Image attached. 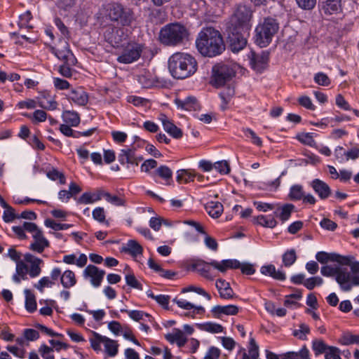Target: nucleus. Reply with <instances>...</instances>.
<instances>
[{
    "label": "nucleus",
    "mask_w": 359,
    "mask_h": 359,
    "mask_svg": "<svg viewBox=\"0 0 359 359\" xmlns=\"http://www.w3.org/2000/svg\"><path fill=\"white\" fill-rule=\"evenodd\" d=\"M196 45L202 55L210 57L220 55L225 49L221 34L212 27L203 28L199 32Z\"/></svg>",
    "instance_id": "nucleus-1"
},
{
    "label": "nucleus",
    "mask_w": 359,
    "mask_h": 359,
    "mask_svg": "<svg viewBox=\"0 0 359 359\" xmlns=\"http://www.w3.org/2000/svg\"><path fill=\"white\" fill-rule=\"evenodd\" d=\"M171 75L177 79H184L193 75L197 69V62L190 54L177 52L168 60Z\"/></svg>",
    "instance_id": "nucleus-2"
},
{
    "label": "nucleus",
    "mask_w": 359,
    "mask_h": 359,
    "mask_svg": "<svg viewBox=\"0 0 359 359\" xmlns=\"http://www.w3.org/2000/svg\"><path fill=\"white\" fill-rule=\"evenodd\" d=\"M320 273L326 277L334 276L342 291L348 292L353 286H359V275L351 276L346 268L339 265L323 266L320 269Z\"/></svg>",
    "instance_id": "nucleus-3"
},
{
    "label": "nucleus",
    "mask_w": 359,
    "mask_h": 359,
    "mask_svg": "<svg viewBox=\"0 0 359 359\" xmlns=\"http://www.w3.org/2000/svg\"><path fill=\"white\" fill-rule=\"evenodd\" d=\"M187 29L180 23H170L164 26L160 31L159 40L166 46H178L188 39Z\"/></svg>",
    "instance_id": "nucleus-4"
},
{
    "label": "nucleus",
    "mask_w": 359,
    "mask_h": 359,
    "mask_svg": "<svg viewBox=\"0 0 359 359\" xmlns=\"http://www.w3.org/2000/svg\"><path fill=\"white\" fill-rule=\"evenodd\" d=\"M278 29V23L275 19L265 18L255 29V43L260 47L267 46Z\"/></svg>",
    "instance_id": "nucleus-5"
},
{
    "label": "nucleus",
    "mask_w": 359,
    "mask_h": 359,
    "mask_svg": "<svg viewBox=\"0 0 359 359\" xmlns=\"http://www.w3.org/2000/svg\"><path fill=\"white\" fill-rule=\"evenodd\" d=\"M240 66L236 63H218L213 66L212 82L214 86L219 88L236 76Z\"/></svg>",
    "instance_id": "nucleus-6"
},
{
    "label": "nucleus",
    "mask_w": 359,
    "mask_h": 359,
    "mask_svg": "<svg viewBox=\"0 0 359 359\" xmlns=\"http://www.w3.org/2000/svg\"><path fill=\"white\" fill-rule=\"evenodd\" d=\"M252 13L245 5H238L230 19V28L248 33L251 28Z\"/></svg>",
    "instance_id": "nucleus-7"
},
{
    "label": "nucleus",
    "mask_w": 359,
    "mask_h": 359,
    "mask_svg": "<svg viewBox=\"0 0 359 359\" xmlns=\"http://www.w3.org/2000/svg\"><path fill=\"white\" fill-rule=\"evenodd\" d=\"M26 231L32 234L33 241L29 245V250L42 253L46 248L50 246L49 241L45 238L42 231L38 228L36 224H26Z\"/></svg>",
    "instance_id": "nucleus-8"
},
{
    "label": "nucleus",
    "mask_w": 359,
    "mask_h": 359,
    "mask_svg": "<svg viewBox=\"0 0 359 359\" xmlns=\"http://www.w3.org/2000/svg\"><path fill=\"white\" fill-rule=\"evenodd\" d=\"M210 264L220 272L224 273L228 269H241V272L246 275H252L255 272L254 266L250 263L241 264L236 259H224L221 262L212 260Z\"/></svg>",
    "instance_id": "nucleus-9"
},
{
    "label": "nucleus",
    "mask_w": 359,
    "mask_h": 359,
    "mask_svg": "<svg viewBox=\"0 0 359 359\" xmlns=\"http://www.w3.org/2000/svg\"><path fill=\"white\" fill-rule=\"evenodd\" d=\"M144 45L136 42H130L123 46L121 53L117 61L122 64H130L137 61L141 56Z\"/></svg>",
    "instance_id": "nucleus-10"
},
{
    "label": "nucleus",
    "mask_w": 359,
    "mask_h": 359,
    "mask_svg": "<svg viewBox=\"0 0 359 359\" xmlns=\"http://www.w3.org/2000/svg\"><path fill=\"white\" fill-rule=\"evenodd\" d=\"M245 34L241 30L232 29L228 37L229 47L232 52L237 53L246 46L247 39Z\"/></svg>",
    "instance_id": "nucleus-11"
},
{
    "label": "nucleus",
    "mask_w": 359,
    "mask_h": 359,
    "mask_svg": "<svg viewBox=\"0 0 359 359\" xmlns=\"http://www.w3.org/2000/svg\"><path fill=\"white\" fill-rule=\"evenodd\" d=\"M142 160L143 158L141 156L136 154L135 147L122 149L118 155V161L122 165L131 164L137 165L139 162Z\"/></svg>",
    "instance_id": "nucleus-12"
},
{
    "label": "nucleus",
    "mask_w": 359,
    "mask_h": 359,
    "mask_svg": "<svg viewBox=\"0 0 359 359\" xmlns=\"http://www.w3.org/2000/svg\"><path fill=\"white\" fill-rule=\"evenodd\" d=\"M248 58L252 68L257 72H262L268 65L269 53L266 51H262L260 54H256L251 51L248 55Z\"/></svg>",
    "instance_id": "nucleus-13"
},
{
    "label": "nucleus",
    "mask_w": 359,
    "mask_h": 359,
    "mask_svg": "<svg viewBox=\"0 0 359 359\" xmlns=\"http://www.w3.org/2000/svg\"><path fill=\"white\" fill-rule=\"evenodd\" d=\"M104 274V271L92 264L88 265L83 272V277L86 279H90V283L95 287H97L101 285Z\"/></svg>",
    "instance_id": "nucleus-14"
},
{
    "label": "nucleus",
    "mask_w": 359,
    "mask_h": 359,
    "mask_svg": "<svg viewBox=\"0 0 359 359\" xmlns=\"http://www.w3.org/2000/svg\"><path fill=\"white\" fill-rule=\"evenodd\" d=\"M25 261L29 264L28 266L29 275L31 278H36L41 273V265L43 261L31 253H26L24 256Z\"/></svg>",
    "instance_id": "nucleus-15"
},
{
    "label": "nucleus",
    "mask_w": 359,
    "mask_h": 359,
    "mask_svg": "<svg viewBox=\"0 0 359 359\" xmlns=\"http://www.w3.org/2000/svg\"><path fill=\"white\" fill-rule=\"evenodd\" d=\"M311 186L322 200L327 199L331 195L332 191L330 187L326 182L321 180H313L311 182Z\"/></svg>",
    "instance_id": "nucleus-16"
},
{
    "label": "nucleus",
    "mask_w": 359,
    "mask_h": 359,
    "mask_svg": "<svg viewBox=\"0 0 359 359\" xmlns=\"http://www.w3.org/2000/svg\"><path fill=\"white\" fill-rule=\"evenodd\" d=\"M159 120L162 123L163 129L172 137L176 139L182 137V130L177 128L165 114H161Z\"/></svg>",
    "instance_id": "nucleus-17"
},
{
    "label": "nucleus",
    "mask_w": 359,
    "mask_h": 359,
    "mask_svg": "<svg viewBox=\"0 0 359 359\" xmlns=\"http://www.w3.org/2000/svg\"><path fill=\"white\" fill-rule=\"evenodd\" d=\"M68 97L75 104L80 106L86 105L88 101V94L81 87L72 89L70 91Z\"/></svg>",
    "instance_id": "nucleus-18"
},
{
    "label": "nucleus",
    "mask_w": 359,
    "mask_h": 359,
    "mask_svg": "<svg viewBox=\"0 0 359 359\" xmlns=\"http://www.w3.org/2000/svg\"><path fill=\"white\" fill-rule=\"evenodd\" d=\"M175 102L178 108L187 111H196L200 108V104L194 97L190 96L184 99L177 98Z\"/></svg>",
    "instance_id": "nucleus-19"
},
{
    "label": "nucleus",
    "mask_w": 359,
    "mask_h": 359,
    "mask_svg": "<svg viewBox=\"0 0 359 359\" xmlns=\"http://www.w3.org/2000/svg\"><path fill=\"white\" fill-rule=\"evenodd\" d=\"M165 337L170 343H176L180 348L184 346L187 340L183 332L177 328L173 329L172 332L165 334Z\"/></svg>",
    "instance_id": "nucleus-20"
},
{
    "label": "nucleus",
    "mask_w": 359,
    "mask_h": 359,
    "mask_svg": "<svg viewBox=\"0 0 359 359\" xmlns=\"http://www.w3.org/2000/svg\"><path fill=\"white\" fill-rule=\"evenodd\" d=\"M27 274L28 266L22 261L16 264L15 273L13 275L12 279L15 283H20L21 280L28 279Z\"/></svg>",
    "instance_id": "nucleus-21"
},
{
    "label": "nucleus",
    "mask_w": 359,
    "mask_h": 359,
    "mask_svg": "<svg viewBox=\"0 0 359 359\" xmlns=\"http://www.w3.org/2000/svg\"><path fill=\"white\" fill-rule=\"evenodd\" d=\"M261 273L265 276H269L278 280H285V273L281 270H276L273 264L265 265L261 267Z\"/></svg>",
    "instance_id": "nucleus-22"
},
{
    "label": "nucleus",
    "mask_w": 359,
    "mask_h": 359,
    "mask_svg": "<svg viewBox=\"0 0 359 359\" xmlns=\"http://www.w3.org/2000/svg\"><path fill=\"white\" fill-rule=\"evenodd\" d=\"M38 106L47 110H55L57 107V102L49 94H44L37 97Z\"/></svg>",
    "instance_id": "nucleus-23"
},
{
    "label": "nucleus",
    "mask_w": 359,
    "mask_h": 359,
    "mask_svg": "<svg viewBox=\"0 0 359 359\" xmlns=\"http://www.w3.org/2000/svg\"><path fill=\"white\" fill-rule=\"evenodd\" d=\"M325 14H337L341 11V0H326L322 7Z\"/></svg>",
    "instance_id": "nucleus-24"
},
{
    "label": "nucleus",
    "mask_w": 359,
    "mask_h": 359,
    "mask_svg": "<svg viewBox=\"0 0 359 359\" xmlns=\"http://www.w3.org/2000/svg\"><path fill=\"white\" fill-rule=\"evenodd\" d=\"M104 195V191L102 190H97L95 193L85 192L80 196L78 202L83 204L93 203L101 200Z\"/></svg>",
    "instance_id": "nucleus-25"
},
{
    "label": "nucleus",
    "mask_w": 359,
    "mask_h": 359,
    "mask_svg": "<svg viewBox=\"0 0 359 359\" xmlns=\"http://www.w3.org/2000/svg\"><path fill=\"white\" fill-rule=\"evenodd\" d=\"M216 287L219 295L223 299H231L233 297V292L229 283L224 280L219 279L216 282Z\"/></svg>",
    "instance_id": "nucleus-26"
},
{
    "label": "nucleus",
    "mask_w": 359,
    "mask_h": 359,
    "mask_svg": "<svg viewBox=\"0 0 359 359\" xmlns=\"http://www.w3.org/2000/svg\"><path fill=\"white\" fill-rule=\"evenodd\" d=\"M60 283L64 288L69 289L76 284V275L72 270L65 271L60 278Z\"/></svg>",
    "instance_id": "nucleus-27"
},
{
    "label": "nucleus",
    "mask_w": 359,
    "mask_h": 359,
    "mask_svg": "<svg viewBox=\"0 0 359 359\" xmlns=\"http://www.w3.org/2000/svg\"><path fill=\"white\" fill-rule=\"evenodd\" d=\"M123 251L130 254L133 257H137L142 255L143 252L142 247L135 240H130L126 243V246L123 248Z\"/></svg>",
    "instance_id": "nucleus-28"
},
{
    "label": "nucleus",
    "mask_w": 359,
    "mask_h": 359,
    "mask_svg": "<svg viewBox=\"0 0 359 359\" xmlns=\"http://www.w3.org/2000/svg\"><path fill=\"white\" fill-rule=\"evenodd\" d=\"M196 174L191 170L182 169L177 172L176 180L180 184L193 182Z\"/></svg>",
    "instance_id": "nucleus-29"
},
{
    "label": "nucleus",
    "mask_w": 359,
    "mask_h": 359,
    "mask_svg": "<svg viewBox=\"0 0 359 359\" xmlns=\"http://www.w3.org/2000/svg\"><path fill=\"white\" fill-rule=\"evenodd\" d=\"M55 55L58 59L63 60L65 63H68L70 60L73 62L74 59L72 53L69 48L68 43L66 41L65 42V46L62 49L56 48L55 50Z\"/></svg>",
    "instance_id": "nucleus-30"
},
{
    "label": "nucleus",
    "mask_w": 359,
    "mask_h": 359,
    "mask_svg": "<svg viewBox=\"0 0 359 359\" xmlns=\"http://www.w3.org/2000/svg\"><path fill=\"white\" fill-rule=\"evenodd\" d=\"M208 213L213 218H218L223 212V205L219 202L211 201L205 205Z\"/></svg>",
    "instance_id": "nucleus-31"
},
{
    "label": "nucleus",
    "mask_w": 359,
    "mask_h": 359,
    "mask_svg": "<svg viewBox=\"0 0 359 359\" xmlns=\"http://www.w3.org/2000/svg\"><path fill=\"white\" fill-rule=\"evenodd\" d=\"M173 302L181 309L185 310H191L194 309V311H196L197 313H203L205 312V309L203 306H195L194 304L185 299H178L177 297H176L173 299Z\"/></svg>",
    "instance_id": "nucleus-32"
},
{
    "label": "nucleus",
    "mask_w": 359,
    "mask_h": 359,
    "mask_svg": "<svg viewBox=\"0 0 359 359\" xmlns=\"http://www.w3.org/2000/svg\"><path fill=\"white\" fill-rule=\"evenodd\" d=\"M104 340L105 352L110 357H114L118 353V344L116 341L107 337L102 338Z\"/></svg>",
    "instance_id": "nucleus-33"
},
{
    "label": "nucleus",
    "mask_w": 359,
    "mask_h": 359,
    "mask_svg": "<svg viewBox=\"0 0 359 359\" xmlns=\"http://www.w3.org/2000/svg\"><path fill=\"white\" fill-rule=\"evenodd\" d=\"M254 221L266 228H274L277 225V222L272 216H264V215H259L257 217L254 218Z\"/></svg>",
    "instance_id": "nucleus-34"
},
{
    "label": "nucleus",
    "mask_w": 359,
    "mask_h": 359,
    "mask_svg": "<svg viewBox=\"0 0 359 359\" xmlns=\"http://www.w3.org/2000/svg\"><path fill=\"white\" fill-rule=\"evenodd\" d=\"M156 174L165 181V184L170 185L172 182V172L166 165L159 166L155 171Z\"/></svg>",
    "instance_id": "nucleus-35"
},
{
    "label": "nucleus",
    "mask_w": 359,
    "mask_h": 359,
    "mask_svg": "<svg viewBox=\"0 0 359 359\" xmlns=\"http://www.w3.org/2000/svg\"><path fill=\"white\" fill-rule=\"evenodd\" d=\"M297 259V253L294 249L286 250L282 256L283 264L285 267H290L295 263Z\"/></svg>",
    "instance_id": "nucleus-36"
},
{
    "label": "nucleus",
    "mask_w": 359,
    "mask_h": 359,
    "mask_svg": "<svg viewBox=\"0 0 359 359\" xmlns=\"http://www.w3.org/2000/svg\"><path fill=\"white\" fill-rule=\"evenodd\" d=\"M294 208V205L291 204H287L284 206L278 208L275 214L279 217V218L282 220V222L287 221L292 212V210Z\"/></svg>",
    "instance_id": "nucleus-37"
},
{
    "label": "nucleus",
    "mask_w": 359,
    "mask_h": 359,
    "mask_svg": "<svg viewBox=\"0 0 359 359\" xmlns=\"http://www.w3.org/2000/svg\"><path fill=\"white\" fill-rule=\"evenodd\" d=\"M208 265H210V262L209 263H196L194 264V268L205 278L207 280H212L214 277L210 273V269L208 267Z\"/></svg>",
    "instance_id": "nucleus-38"
},
{
    "label": "nucleus",
    "mask_w": 359,
    "mask_h": 359,
    "mask_svg": "<svg viewBox=\"0 0 359 359\" xmlns=\"http://www.w3.org/2000/svg\"><path fill=\"white\" fill-rule=\"evenodd\" d=\"M25 294V307L29 312H33L36 309V302L34 295L28 289L24 291Z\"/></svg>",
    "instance_id": "nucleus-39"
},
{
    "label": "nucleus",
    "mask_w": 359,
    "mask_h": 359,
    "mask_svg": "<svg viewBox=\"0 0 359 359\" xmlns=\"http://www.w3.org/2000/svg\"><path fill=\"white\" fill-rule=\"evenodd\" d=\"M63 118L66 123L72 126H76L80 123V118L76 112L67 111L63 114Z\"/></svg>",
    "instance_id": "nucleus-40"
},
{
    "label": "nucleus",
    "mask_w": 359,
    "mask_h": 359,
    "mask_svg": "<svg viewBox=\"0 0 359 359\" xmlns=\"http://www.w3.org/2000/svg\"><path fill=\"white\" fill-rule=\"evenodd\" d=\"M304 192L302 185L295 184L291 187L289 196L291 200L299 201L304 198Z\"/></svg>",
    "instance_id": "nucleus-41"
},
{
    "label": "nucleus",
    "mask_w": 359,
    "mask_h": 359,
    "mask_svg": "<svg viewBox=\"0 0 359 359\" xmlns=\"http://www.w3.org/2000/svg\"><path fill=\"white\" fill-rule=\"evenodd\" d=\"M310 332L309 327L305 323H301L299 325V329H296L293 331L292 334L294 337L301 340H305L306 339V334Z\"/></svg>",
    "instance_id": "nucleus-42"
},
{
    "label": "nucleus",
    "mask_w": 359,
    "mask_h": 359,
    "mask_svg": "<svg viewBox=\"0 0 359 359\" xmlns=\"http://www.w3.org/2000/svg\"><path fill=\"white\" fill-rule=\"evenodd\" d=\"M336 257H337V253H327L323 251L318 252L316 255L317 261L321 264H326L329 261L334 262V260H337Z\"/></svg>",
    "instance_id": "nucleus-43"
},
{
    "label": "nucleus",
    "mask_w": 359,
    "mask_h": 359,
    "mask_svg": "<svg viewBox=\"0 0 359 359\" xmlns=\"http://www.w3.org/2000/svg\"><path fill=\"white\" fill-rule=\"evenodd\" d=\"M25 116L29 118L34 123L43 122L48 117L46 112L41 109L35 110L32 116L30 114H25Z\"/></svg>",
    "instance_id": "nucleus-44"
},
{
    "label": "nucleus",
    "mask_w": 359,
    "mask_h": 359,
    "mask_svg": "<svg viewBox=\"0 0 359 359\" xmlns=\"http://www.w3.org/2000/svg\"><path fill=\"white\" fill-rule=\"evenodd\" d=\"M121 313H126L130 318L135 321L143 320L144 317H149L150 316L142 311L132 310L129 311L126 309H121Z\"/></svg>",
    "instance_id": "nucleus-45"
},
{
    "label": "nucleus",
    "mask_w": 359,
    "mask_h": 359,
    "mask_svg": "<svg viewBox=\"0 0 359 359\" xmlns=\"http://www.w3.org/2000/svg\"><path fill=\"white\" fill-rule=\"evenodd\" d=\"M330 346L325 344L322 340H316L313 341L312 348L316 355H318L323 353L326 354L328 352V348Z\"/></svg>",
    "instance_id": "nucleus-46"
},
{
    "label": "nucleus",
    "mask_w": 359,
    "mask_h": 359,
    "mask_svg": "<svg viewBox=\"0 0 359 359\" xmlns=\"http://www.w3.org/2000/svg\"><path fill=\"white\" fill-rule=\"evenodd\" d=\"M323 283V279L320 276H313L305 280L304 285L309 290L316 286H320Z\"/></svg>",
    "instance_id": "nucleus-47"
},
{
    "label": "nucleus",
    "mask_w": 359,
    "mask_h": 359,
    "mask_svg": "<svg viewBox=\"0 0 359 359\" xmlns=\"http://www.w3.org/2000/svg\"><path fill=\"white\" fill-rule=\"evenodd\" d=\"M54 284L55 282L51 280L50 277L44 276L34 285V287L43 292L45 287H51Z\"/></svg>",
    "instance_id": "nucleus-48"
},
{
    "label": "nucleus",
    "mask_w": 359,
    "mask_h": 359,
    "mask_svg": "<svg viewBox=\"0 0 359 359\" xmlns=\"http://www.w3.org/2000/svg\"><path fill=\"white\" fill-rule=\"evenodd\" d=\"M104 198H105V200L107 202H109L114 205H116V206H124L125 205V200L123 198L118 197L117 196H112L111 194H110L108 192L104 191Z\"/></svg>",
    "instance_id": "nucleus-49"
},
{
    "label": "nucleus",
    "mask_w": 359,
    "mask_h": 359,
    "mask_svg": "<svg viewBox=\"0 0 359 359\" xmlns=\"http://www.w3.org/2000/svg\"><path fill=\"white\" fill-rule=\"evenodd\" d=\"M45 225L47 227L51 228L53 230L59 231L70 228L72 225L69 224L57 223L55 221L48 219L45 220Z\"/></svg>",
    "instance_id": "nucleus-50"
},
{
    "label": "nucleus",
    "mask_w": 359,
    "mask_h": 359,
    "mask_svg": "<svg viewBox=\"0 0 359 359\" xmlns=\"http://www.w3.org/2000/svg\"><path fill=\"white\" fill-rule=\"evenodd\" d=\"M53 351V348L49 347L44 344L39 348V352L43 359H55Z\"/></svg>",
    "instance_id": "nucleus-51"
},
{
    "label": "nucleus",
    "mask_w": 359,
    "mask_h": 359,
    "mask_svg": "<svg viewBox=\"0 0 359 359\" xmlns=\"http://www.w3.org/2000/svg\"><path fill=\"white\" fill-rule=\"evenodd\" d=\"M313 79L317 84L323 86H328L331 83L328 76L323 72L316 74Z\"/></svg>",
    "instance_id": "nucleus-52"
},
{
    "label": "nucleus",
    "mask_w": 359,
    "mask_h": 359,
    "mask_svg": "<svg viewBox=\"0 0 359 359\" xmlns=\"http://www.w3.org/2000/svg\"><path fill=\"white\" fill-rule=\"evenodd\" d=\"M60 132L67 137H72L79 138L81 137V133L79 131H74L67 124H62L60 126Z\"/></svg>",
    "instance_id": "nucleus-53"
},
{
    "label": "nucleus",
    "mask_w": 359,
    "mask_h": 359,
    "mask_svg": "<svg viewBox=\"0 0 359 359\" xmlns=\"http://www.w3.org/2000/svg\"><path fill=\"white\" fill-rule=\"evenodd\" d=\"M203 330L211 333H219L223 331V327L221 325L214 323H207L201 325Z\"/></svg>",
    "instance_id": "nucleus-54"
},
{
    "label": "nucleus",
    "mask_w": 359,
    "mask_h": 359,
    "mask_svg": "<svg viewBox=\"0 0 359 359\" xmlns=\"http://www.w3.org/2000/svg\"><path fill=\"white\" fill-rule=\"evenodd\" d=\"M195 292L205 297L208 300L211 299V296L205 292L202 287L190 285L182 289V292Z\"/></svg>",
    "instance_id": "nucleus-55"
},
{
    "label": "nucleus",
    "mask_w": 359,
    "mask_h": 359,
    "mask_svg": "<svg viewBox=\"0 0 359 359\" xmlns=\"http://www.w3.org/2000/svg\"><path fill=\"white\" fill-rule=\"evenodd\" d=\"M340 341L343 345H350L353 344H359V335L347 333L342 337Z\"/></svg>",
    "instance_id": "nucleus-56"
},
{
    "label": "nucleus",
    "mask_w": 359,
    "mask_h": 359,
    "mask_svg": "<svg viewBox=\"0 0 359 359\" xmlns=\"http://www.w3.org/2000/svg\"><path fill=\"white\" fill-rule=\"evenodd\" d=\"M214 168L222 175L228 174L230 172L229 164L226 161H221L215 163Z\"/></svg>",
    "instance_id": "nucleus-57"
},
{
    "label": "nucleus",
    "mask_w": 359,
    "mask_h": 359,
    "mask_svg": "<svg viewBox=\"0 0 359 359\" xmlns=\"http://www.w3.org/2000/svg\"><path fill=\"white\" fill-rule=\"evenodd\" d=\"M47 176L52 180H60V183L62 184H65V175L59 172L57 170L53 168L47 172Z\"/></svg>",
    "instance_id": "nucleus-58"
},
{
    "label": "nucleus",
    "mask_w": 359,
    "mask_h": 359,
    "mask_svg": "<svg viewBox=\"0 0 359 359\" xmlns=\"http://www.w3.org/2000/svg\"><path fill=\"white\" fill-rule=\"evenodd\" d=\"M249 354H248L251 359H256L259 358V346L256 344V341L254 338H250V347L248 350Z\"/></svg>",
    "instance_id": "nucleus-59"
},
{
    "label": "nucleus",
    "mask_w": 359,
    "mask_h": 359,
    "mask_svg": "<svg viewBox=\"0 0 359 359\" xmlns=\"http://www.w3.org/2000/svg\"><path fill=\"white\" fill-rule=\"evenodd\" d=\"M93 217L95 220L100 223H104L105 222V211L104 209L102 207H97L93 210Z\"/></svg>",
    "instance_id": "nucleus-60"
},
{
    "label": "nucleus",
    "mask_w": 359,
    "mask_h": 359,
    "mask_svg": "<svg viewBox=\"0 0 359 359\" xmlns=\"http://www.w3.org/2000/svg\"><path fill=\"white\" fill-rule=\"evenodd\" d=\"M126 281L128 285L131 287L142 290V287L140 283L136 279L133 274H128L126 276Z\"/></svg>",
    "instance_id": "nucleus-61"
},
{
    "label": "nucleus",
    "mask_w": 359,
    "mask_h": 359,
    "mask_svg": "<svg viewBox=\"0 0 359 359\" xmlns=\"http://www.w3.org/2000/svg\"><path fill=\"white\" fill-rule=\"evenodd\" d=\"M298 140L303 144L313 146L316 144V142L312 136V135L309 133H302L298 136Z\"/></svg>",
    "instance_id": "nucleus-62"
},
{
    "label": "nucleus",
    "mask_w": 359,
    "mask_h": 359,
    "mask_svg": "<svg viewBox=\"0 0 359 359\" xmlns=\"http://www.w3.org/2000/svg\"><path fill=\"white\" fill-rule=\"evenodd\" d=\"M340 351L338 348L332 346L328 348V352L325 355V359H341L339 355Z\"/></svg>",
    "instance_id": "nucleus-63"
},
{
    "label": "nucleus",
    "mask_w": 359,
    "mask_h": 359,
    "mask_svg": "<svg viewBox=\"0 0 359 359\" xmlns=\"http://www.w3.org/2000/svg\"><path fill=\"white\" fill-rule=\"evenodd\" d=\"M220 353V350L218 348L212 346L208 349L204 359H219Z\"/></svg>",
    "instance_id": "nucleus-64"
}]
</instances>
